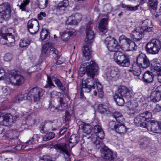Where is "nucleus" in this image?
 I'll return each mask as SVG.
<instances>
[{
    "label": "nucleus",
    "mask_w": 161,
    "mask_h": 161,
    "mask_svg": "<svg viewBox=\"0 0 161 161\" xmlns=\"http://www.w3.org/2000/svg\"><path fill=\"white\" fill-rule=\"evenodd\" d=\"M80 140V138L77 134L72 135L69 139V142L66 143H62L57 144L54 146V148L59 151L61 153L64 155L66 159L69 158L70 154L69 153L67 146L71 149L78 143Z\"/></svg>",
    "instance_id": "f257e3e1"
},
{
    "label": "nucleus",
    "mask_w": 161,
    "mask_h": 161,
    "mask_svg": "<svg viewBox=\"0 0 161 161\" xmlns=\"http://www.w3.org/2000/svg\"><path fill=\"white\" fill-rule=\"evenodd\" d=\"M54 81L57 86L64 93L67 94L68 92V88L65 87L60 80L55 75L52 76L51 77L47 76V84L44 86V88H52L55 87V86L53 83L52 81Z\"/></svg>",
    "instance_id": "f03ea898"
},
{
    "label": "nucleus",
    "mask_w": 161,
    "mask_h": 161,
    "mask_svg": "<svg viewBox=\"0 0 161 161\" xmlns=\"http://www.w3.org/2000/svg\"><path fill=\"white\" fill-rule=\"evenodd\" d=\"M114 59L115 62L120 66L128 67L130 65V59L128 56L119 51L114 53Z\"/></svg>",
    "instance_id": "7ed1b4c3"
},
{
    "label": "nucleus",
    "mask_w": 161,
    "mask_h": 161,
    "mask_svg": "<svg viewBox=\"0 0 161 161\" xmlns=\"http://www.w3.org/2000/svg\"><path fill=\"white\" fill-rule=\"evenodd\" d=\"M10 31L5 27H2L0 30V35L2 38L1 41L3 42V40H5L6 42L3 44L7 45L8 46L14 45L15 41L14 36L11 33H9Z\"/></svg>",
    "instance_id": "20e7f679"
},
{
    "label": "nucleus",
    "mask_w": 161,
    "mask_h": 161,
    "mask_svg": "<svg viewBox=\"0 0 161 161\" xmlns=\"http://www.w3.org/2000/svg\"><path fill=\"white\" fill-rule=\"evenodd\" d=\"M161 48V43L158 39H154L147 43L146 46V51L149 54H157Z\"/></svg>",
    "instance_id": "39448f33"
},
{
    "label": "nucleus",
    "mask_w": 161,
    "mask_h": 161,
    "mask_svg": "<svg viewBox=\"0 0 161 161\" xmlns=\"http://www.w3.org/2000/svg\"><path fill=\"white\" fill-rule=\"evenodd\" d=\"M108 50L111 52H117L122 48L121 45L117 44V41L114 38L111 36L107 37L104 41Z\"/></svg>",
    "instance_id": "423d86ee"
},
{
    "label": "nucleus",
    "mask_w": 161,
    "mask_h": 161,
    "mask_svg": "<svg viewBox=\"0 0 161 161\" xmlns=\"http://www.w3.org/2000/svg\"><path fill=\"white\" fill-rule=\"evenodd\" d=\"M146 128L153 133H161V122L154 119L147 121Z\"/></svg>",
    "instance_id": "0eeeda50"
},
{
    "label": "nucleus",
    "mask_w": 161,
    "mask_h": 161,
    "mask_svg": "<svg viewBox=\"0 0 161 161\" xmlns=\"http://www.w3.org/2000/svg\"><path fill=\"white\" fill-rule=\"evenodd\" d=\"M45 92L44 89L38 87H35L30 91L27 96L31 99H33L34 102H36L40 100Z\"/></svg>",
    "instance_id": "6e6552de"
},
{
    "label": "nucleus",
    "mask_w": 161,
    "mask_h": 161,
    "mask_svg": "<svg viewBox=\"0 0 161 161\" xmlns=\"http://www.w3.org/2000/svg\"><path fill=\"white\" fill-rule=\"evenodd\" d=\"M104 136L103 131L102 130L98 132L97 133L92 134L91 136L88 137V138L90 139L96 148L99 149L100 148V147L103 146V143L100 140L102 139Z\"/></svg>",
    "instance_id": "1a4fd4ad"
},
{
    "label": "nucleus",
    "mask_w": 161,
    "mask_h": 161,
    "mask_svg": "<svg viewBox=\"0 0 161 161\" xmlns=\"http://www.w3.org/2000/svg\"><path fill=\"white\" fill-rule=\"evenodd\" d=\"M11 8L10 4L5 2L0 5V15L6 20H8L11 17Z\"/></svg>",
    "instance_id": "9d476101"
},
{
    "label": "nucleus",
    "mask_w": 161,
    "mask_h": 161,
    "mask_svg": "<svg viewBox=\"0 0 161 161\" xmlns=\"http://www.w3.org/2000/svg\"><path fill=\"white\" fill-rule=\"evenodd\" d=\"M56 122L54 120H47L45 121L44 123L41 124L39 127V130L42 133H45V131L44 128H46L48 131H54L57 130L58 126L56 125Z\"/></svg>",
    "instance_id": "9b49d317"
},
{
    "label": "nucleus",
    "mask_w": 161,
    "mask_h": 161,
    "mask_svg": "<svg viewBox=\"0 0 161 161\" xmlns=\"http://www.w3.org/2000/svg\"><path fill=\"white\" fill-rule=\"evenodd\" d=\"M87 64L86 66V72L89 77H92L94 79V76L97 74L99 69L97 64L94 61H92L89 63L86 62Z\"/></svg>",
    "instance_id": "f8f14e48"
},
{
    "label": "nucleus",
    "mask_w": 161,
    "mask_h": 161,
    "mask_svg": "<svg viewBox=\"0 0 161 161\" xmlns=\"http://www.w3.org/2000/svg\"><path fill=\"white\" fill-rule=\"evenodd\" d=\"M95 82L94 79L92 77L83 79L82 81L81 91L85 92H89L92 89H94V83Z\"/></svg>",
    "instance_id": "ddd939ff"
},
{
    "label": "nucleus",
    "mask_w": 161,
    "mask_h": 161,
    "mask_svg": "<svg viewBox=\"0 0 161 161\" xmlns=\"http://www.w3.org/2000/svg\"><path fill=\"white\" fill-rule=\"evenodd\" d=\"M10 79L11 83L14 85L19 86L22 85L25 81L24 78L19 74L18 71L12 72Z\"/></svg>",
    "instance_id": "4468645a"
},
{
    "label": "nucleus",
    "mask_w": 161,
    "mask_h": 161,
    "mask_svg": "<svg viewBox=\"0 0 161 161\" xmlns=\"http://www.w3.org/2000/svg\"><path fill=\"white\" fill-rule=\"evenodd\" d=\"M93 26V21H89L86 26V38L85 40V43L86 44H91L93 42V39L95 35L94 32L92 30Z\"/></svg>",
    "instance_id": "2eb2a0df"
},
{
    "label": "nucleus",
    "mask_w": 161,
    "mask_h": 161,
    "mask_svg": "<svg viewBox=\"0 0 161 161\" xmlns=\"http://www.w3.org/2000/svg\"><path fill=\"white\" fill-rule=\"evenodd\" d=\"M136 64L139 67L147 68L150 66L151 63L147 56L144 54L141 53L137 58Z\"/></svg>",
    "instance_id": "dca6fc26"
},
{
    "label": "nucleus",
    "mask_w": 161,
    "mask_h": 161,
    "mask_svg": "<svg viewBox=\"0 0 161 161\" xmlns=\"http://www.w3.org/2000/svg\"><path fill=\"white\" fill-rule=\"evenodd\" d=\"M13 122V117L10 114L0 113V125L9 126Z\"/></svg>",
    "instance_id": "f3484780"
},
{
    "label": "nucleus",
    "mask_w": 161,
    "mask_h": 161,
    "mask_svg": "<svg viewBox=\"0 0 161 161\" xmlns=\"http://www.w3.org/2000/svg\"><path fill=\"white\" fill-rule=\"evenodd\" d=\"M82 16L79 13H74L69 16L66 22L67 24L69 25H77L80 21Z\"/></svg>",
    "instance_id": "a211bd4d"
},
{
    "label": "nucleus",
    "mask_w": 161,
    "mask_h": 161,
    "mask_svg": "<svg viewBox=\"0 0 161 161\" xmlns=\"http://www.w3.org/2000/svg\"><path fill=\"white\" fill-rule=\"evenodd\" d=\"M100 151L102 153V156L104 159L109 161L114 160V158L113 156L112 152L107 147L102 146L100 147Z\"/></svg>",
    "instance_id": "6ab92c4d"
},
{
    "label": "nucleus",
    "mask_w": 161,
    "mask_h": 161,
    "mask_svg": "<svg viewBox=\"0 0 161 161\" xmlns=\"http://www.w3.org/2000/svg\"><path fill=\"white\" fill-rule=\"evenodd\" d=\"M119 71L117 68L111 67L107 69L105 75L107 79L111 80L113 78L118 77L119 75Z\"/></svg>",
    "instance_id": "aec40b11"
},
{
    "label": "nucleus",
    "mask_w": 161,
    "mask_h": 161,
    "mask_svg": "<svg viewBox=\"0 0 161 161\" xmlns=\"http://www.w3.org/2000/svg\"><path fill=\"white\" fill-rule=\"evenodd\" d=\"M126 42L121 45L122 50L125 51H133L137 49V46L135 43L130 39H127Z\"/></svg>",
    "instance_id": "412c9836"
},
{
    "label": "nucleus",
    "mask_w": 161,
    "mask_h": 161,
    "mask_svg": "<svg viewBox=\"0 0 161 161\" xmlns=\"http://www.w3.org/2000/svg\"><path fill=\"white\" fill-rule=\"evenodd\" d=\"M131 92V90L124 86H120L118 89L117 92L120 96L126 98L127 99L130 98Z\"/></svg>",
    "instance_id": "4be33fe9"
},
{
    "label": "nucleus",
    "mask_w": 161,
    "mask_h": 161,
    "mask_svg": "<svg viewBox=\"0 0 161 161\" xmlns=\"http://www.w3.org/2000/svg\"><path fill=\"white\" fill-rule=\"evenodd\" d=\"M141 28L139 30H135L132 31L130 34V37L134 41H138L142 40L144 36Z\"/></svg>",
    "instance_id": "5701e85b"
},
{
    "label": "nucleus",
    "mask_w": 161,
    "mask_h": 161,
    "mask_svg": "<svg viewBox=\"0 0 161 161\" xmlns=\"http://www.w3.org/2000/svg\"><path fill=\"white\" fill-rule=\"evenodd\" d=\"M146 121L145 118L142 117L141 114L137 116L134 119L135 124L137 126L146 128L147 125V121Z\"/></svg>",
    "instance_id": "b1692460"
},
{
    "label": "nucleus",
    "mask_w": 161,
    "mask_h": 161,
    "mask_svg": "<svg viewBox=\"0 0 161 161\" xmlns=\"http://www.w3.org/2000/svg\"><path fill=\"white\" fill-rule=\"evenodd\" d=\"M154 75L152 72L149 71H147L144 74L142 77L143 81L147 83H150L153 81Z\"/></svg>",
    "instance_id": "393cba45"
},
{
    "label": "nucleus",
    "mask_w": 161,
    "mask_h": 161,
    "mask_svg": "<svg viewBox=\"0 0 161 161\" xmlns=\"http://www.w3.org/2000/svg\"><path fill=\"white\" fill-rule=\"evenodd\" d=\"M79 128L82 129L84 132L87 134H90L92 129V126L89 124H86L82 121H79L78 123Z\"/></svg>",
    "instance_id": "a878e982"
},
{
    "label": "nucleus",
    "mask_w": 161,
    "mask_h": 161,
    "mask_svg": "<svg viewBox=\"0 0 161 161\" xmlns=\"http://www.w3.org/2000/svg\"><path fill=\"white\" fill-rule=\"evenodd\" d=\"M90 44H86V43H85L82 50L84 57L87 60H89L91 58V50Z\"/></svg>",
    "instance_id": "bb28decb"
},
{
    "label": "nucleus",
    "mask_w": 161,
    "mask_h": 161,
    "mask_svg": "<svg viewBox=\"0 0 161 161\" xmlns=\"http://www.w3.org/2000/svg\"><path fill=\"white\" fill-rule=\"evenodd\" d=\"M18 132L15 130H8L6 132V136L9 138L10 139H12L13 140L17 142L19 141L18 137Z\"/></svg>",
    "instance_id": "cd10ccee"
},
{
    "label": "nucleus",
    "mask_w": 161,
    "mask_h": 161,
    "mask_svg": "<svg viewBox=\"0 0 161 161\" xmlns=\"http://www.w3.org/2000/svg\"><path fill=\"white\" fill-rule=\"evenodd\" d=\"M122 122L117 123V126L115 129V131L120 135L126 133L127 128Z\"/></svg>",
    "instance_id": "c85d7f7f"
},
{
    "label": "nucleus",
    "mask_w": 161,
    "mask_h": 161,
    "mask_svg": "<svg viewBox=\"0 0 161 161\" xmlns=\"http://www.w3.org/2000/svg\"><path fill=\"white\" fill-rule=\"evenodd\" d=\"M151 101L154 103H156L161 100V94L157 92L153 91L150 96Z\"/></svg>",
    "instance_id": "c756f323"
},
{
    "label": "nucleus",
    "mask_w": 161,
    "mask_h": 161,
    "mask_svg": "<svg viewBox=\"0 0 161 161\" xmlns=\"http://www.w3.org/2000/svg\"><path fill=\"white\" fill-rule=\"evenodd\" d=\"M108 19L107 18H103L101 20L99 25V29L102 32H105L107 31L108 25Z\"/></svg>",
    "instance_id": "7c9ffc66"
},
{
    "label": "nucleus",
    "mask_w": 161,
    "mask_h": 161,
    "mask_svg": "<svg viewBox=\"0 0 161 161\" xmlns=\"http://www.w3.org/2000/svg\"><path fill=\"white\" fill-rule=\"evenodd\" d=\"M51 46V43H47L42 46L41 57L44 58L48 55V48Z\"/></svg>",
    "instance_id": "2f4dec72"
},
{
    "label": "nucleus",
    "mask_w": 161,
    "mask_h": 161,
    "mask_svg": "<svg viewBox=\"0 0 161 161\" xmlns=\"http://www.w3.org/2000/svg\"><path fill=\"white\" fill-rule=\"evenodd\" d=\"M114 98L116 104L119 106H122L124 104V99L123 97L120 96L119 94L116 93L114 96Z\"/></svg>",
    "instance_id": "473e14b6"
},
{
    "label": "nucleus",
    "mask_w": 161,
    "mask_h": 161,
    "mask_svg": "<svg viewBox=\"0 0 161 161\" xmlns=\"http://www.w3.org/2000/svg\"><path fill=\"white\" fill-rule=\"evenodd\" d=\"M52 98H54V100H56L58 102L61 101L64 97V95L60 92L53 91L51 94Z\"/></svg>",
    "instance_id": "72a5a7b5"
},
{
    "label": "nucleus",
    "mask_w": 161,
    "mask_h": 161,
    "mask_svg": "<svg viewBox=\"0 0 161 161\" xmlns=\"http://www.w3.org/2000/svg\"><path fill=\"white\" fill-rule=\"evenodd\" d=\"M112 116L116 119L117 123L123 122L125 121L123 116L119 112H115L112 114Z\"/></svg>",
    "instance_id": "f704fd0d"
},
{
    "label": "nucleus",
    "mask_w": 161,
    "mask_h": 161,
    "mask_svg": "<svg viewBox=\"0 0 161 161\" xmlns=\"http://www.w3.org/2000/svg\"><path fill=\"white\" fill-rule=\"evenodd\" d=\"M41 39L44 42L47 41L49 38V33L47 30H42L40 34Z\"/></svg>",
    "instance_id": "c9c22d12"
},
{
    "label": "nucleus",
    "mask_w": 161,
    "mask_h": 161,
    "mask_svg": "<svg viewBox=\"0 0 161 161\" xmlns=\"http://www.w3.org/2000/svg\"><path fill=\"white\" fill-rule=\"evenodd\" d=\"M97 108L98 111L101 113H106L108 114L110 113L106 105L102 104H100L98 106Z\"/></svg>",
    "instance_id": "e433bc0d"
},
{
    "label": "nucleus",
    "mask_w": 161,
    "mask_h": 161,
    "mask_svg": "<svg viewBox=\"0 0 161 161\" xmlns=\"http://www.w3.org/2000/svg\"><path fill=\"white\" fill-rule=\"evenodd\" d=\"M74 33L71 31H65L63 32L61 35V38L64 42L68 41L70 36L73 35Z\"/></svg>",
    "instance_id": "4c0bfd02"
},
{
    "label": "nucleus",
    "mask_w": 161,
    "mask_h": 161,
    "mask_svg": "<svg viewBox=\"0 0 161 161\" xmlns=\"http://www.w3.org/2000/svg\"><path fill=\"white\" fill-rule=\"evenodd\" d=\"M122 8H124L125 10L129 11H135L138 9V7H139V5H137L135 7H133L131 5H126L124 3H122L121 5Z\"/></svg>",
    "instance_id": "58836bf2"
},
{
    "label": "nucleus",
    "mask_w": 161,
    "mask_h": 161,
    "mask_svg": "<svg viewBox=\"0 0 161 161\" xmlns=\"http://www.w3.org/2000/svg\"><path fill=\"white\" fill-rule=\"evenodd\" d=\"M31 41L29 37L25 38L20 40L19 42L20 46L21 47H25L28 46Z\"/></svg>",
    "instance_id": "ea45409f"
},
{
    "label": "nucleus",
    "mask_w": 161,
    "mask_h": 161,
    "mask_svg": "<svg viewBox=\"0 0 161 161\" xmlns=\"http://www.w3.org/2000/svg\"><path fill=\"white\" fill-rule=\"evenodd\" d=\"M138 64H133L132 67V69H133L134 75L136 76H139L141 73V70Z\"/></svg>",
    "instance_id": "a19ab883"
},
{
    "label": "nucleus",
    "mask_w": 161,
    "mask_h": 161,
    "mask_svg": "<svg viewBox=\"0 0 161 161\" xmlns=\"http://www.w3.org/2000/svg\"><path fill=\"white\" fill-rule=\"evenodd\" d=\"M49 3V0H38V6L39 8L44 9L46 8Z\"/></svg>",
    "instance_id": "79ce46f5"
},
{
    "label": "nucleus",
    "mask_w": 161,
    "mask_h": 161,
    "mask_svg": "<svg viewBox=\"0 0 161 161\" xmlns=\"http://www.w3.org/2000/svg\"><path fill=\"white\" fill-rule=\"evenodd\" d=\"M69 4L68 0H64L58 4V8L60 10H64L68 5Z\"/></svg>",
    "instance_id": "37998d69"
},
{
    "label": "nucleus",
    "mask_w": 161,
    "mask_h": 161,
    "mask_svg": "<svg viewBox=\"0 0 161 161\" xmlns=\"http://www.w3.org/2000/svg\"><path fill=\"white\" fill-rule=\"evenodd\" d=\"M158 0H148V4L153 10H156L158 6Z\"/></svg>",
    "instance_id": "c03bdc74"
},
{
    "label": "nucleus",
    "mask_w": 161,
    "mask_h": 161,
    "mask_svg": "<svg viewBox=\"0 0 161 161\" xmlns=\"http://www.w3.org/2000/svg\"><path fill=\"white\" fill-rule=\"evenodd\" d=\"M87 64L85 62L81 64L80 67L79 69V74L80 76H82L86 72V68Z\"/></svg>",
    "instance_id": "a18cd8bd"
},
{
    "label": "nucleus",
    "mask_w": 161,
    "mask_h": 161,
    "mask_svg": "<svg viewBox=\"0 0 161 161\" xmlns=\"http://www.w3.org/2000/svg\"><path fill=\"white\" fill-rule=\"evenodd\" d=\"M38 22V20L36 19H32L29 20L27 23L28 30L29 29H32L33 26L36 27Z\"/></svg>",
    "instance_id": "49530a36"
},
{
    "label": "nucleus",
    "mask_w": 161,
    "mask_h": 161,
    "mask_svg": "<svg viewBox=\"0 0 161 161\" xmlns=\"http://www.w3.org/2000/svg\"><path fill=\"white\" fill-rule=\"evenodd\" d=\"M140 142L141 147L145 148L148 146L149 141L146 137H144L141 140Z\"/></svg>",
    "instance_id": "de8ad7c7"
},
{
    "label": "nucleus",
    "mask_w": 161,
    "mask_h": 161,
    "mask_svg": "<svg viewBox=\"0 0 161 161\" xmlns=\"http://www.w3.org/2000/svg\"><path fill=\"white\" fill-rule=\"evenodd\" d=\"M26 96V94H22L20 93H18L15 97V102L18 103L20 101H23L25 99Z\"/></svg>",
    "instance_id": "09e8293b"
},
{
    "label": "nucleus",
    "mask_w": 161,
    "mask_h": 161,
    "mask_svg": "<svg viewBox=\"0 0 161 161\" xmlns=\"http://www.w3.org/2000/svg\"><path fill=\"white\" fill-rule=\"evenodd\" d=\"M61 100L58 101L59 103V105L58 107V108L59 110L63 111L66 108L67 104L64 101L63 98Z\"/></svg>",
    "instance_id": "8fccbe9b"
},
{
    "label": "nucleus",
    "mask_w": 161,
    "mask_h": 161,
    "mask_svg": "<svg viewBox=\"0 0 161 161\" xmlns=\"http://www.w3.org/2000/svg\"><path fill=\"white\" fill-rule=\"evenodd\" d=\"M55 136V134L53 132H50L47 134L43 137V140L44 141H47L53 139Z\"/></svg>",
    "instance_id": "3c124183"
},
{
    "label": "nucleus",
    "mask_w": 161,
    "mask_h": 161,
    "mask_svg": "<svg viewBox=\"0 0 161 161\" xmlns=\"http://www.w3.org/2000/svg\"><path fill=\"white\" fill-rule=\"evenodd\" d=\"M29 0H24L23 2L19 5V8L21 11H26V6L30 3Z\"/></svg>",
    "instance_id": "603ef678"
},
{
    "label": "nucleus",
    "mask_w": 161,
    "mask_h": 161,
    "mask_svg": "<svg viewBox=\"0 0 161 161\" xmlns=\"http://www.w3.org/2000/svg\"><path fill=\"white\" fill-rule=\"evenodd\" d=\"M40 138L39 135L38 134H35L34 135L31 139H29L25 143L26 144H31L33 141H38V139Z\"/></svg>",
    "instance_id": "864d4df0"
},
{
    "label": "nucleus",
    "mask_w": 161,
    "mask_h": 161,
    "mask_svg": "<svg viewBox=\"0 0 161 161\" xmlns=\"http://www.w3.org/2000/svg\"><path fill=\"white\" fill-rule=\"evenodd\" d=\"M142 115L145 119L146 121L148 119H151L152 118V113L148 111H146L143 113L141 114Z\"/></svg>",
    "instance_id": "5fc2aeb1"
},
{
    "label": "nucleus",
    "mask_w": 161,
    "mask_h": 161,
    "mask_svg": "<svg viewBox=\"0 0 161 161\" xmlns=\"http://www.w3.org/2000/svg\"><path fill=\"white\" fill-rule=\"evenodd\" d=\"M39 30V22H38L37 23V25H36V27L35 26V25L33 26L32 29H29L28 30L30 33L32 34H35Z\"/></svg>",
    "instance_id": "6e6d98bb"
},
{
    "label": "nucleus",
    "mask_w": 161,
    "mask_h": 161,
    "mask_svg": "<svg viewBox=\"0 0 161 161\" xmlns=\"http://www.w3.org/2000/svg\"><path fill=\"white\" fill-rule=\"evenodd\" d=\"M71 119V115L70 114L68 111H66L64 118L65 124L67 125L68 124L69 121Z\"/></svg>",
    "instance_id": "4d7b16f0"
},
{
    "label": "nucleus",
    "mask_w": 161,
    "mask_h": 161,
    "mask_svg": "<svg viewBox=\"0 0 161 161\" xmlns=\"http://www.w3.org/2000/svg\"><path fill=\"white\" fill-rule=\"evenodd\" d=\"M137 106L136 105L135 108L134 107L130 108L129 109L127 110V113L129 114H137V111L136 110V107H137Z\"/></svg>",
    "instance_id": "13d9d810"
},
{
    "label": "nucleus",
    "mask_w": 161,
    "mask_h": 161,
    "mask_svg": "<svg viewBox=\"0 0 161 161\" xmlns=\"http://www.w3.org/2000/svg\"><path fill=\"white\" fill-rule=\"evenodd\" d=\"M141 28L143 33L144 32H150L153 30V27L151 26H148L147 27H142Z\"/></svg>",
    "instance_id": "bf43d9fd"
},
{
    "label": "nucleus",
    "mask_w": 161,
    "mask_h": 161,
    "mask_svg": "<svg viewBox=\"0 0 161 161\" xmlns=\"http://www.w3.org/2000/svg\"><path fill=\"white\" fill-rule=\"evenodd\" d=\"M116 126L117 123H116L114 121H111L109 122L108 126L112 130H115Z\"/></svg>",
    "instance_id": "052dcab7"
},
{
    "label": "nucleus",
    "mask_w": 161,
    "mask_h": 161,
    "mask_svg": "<svg viewBox=\"0 0 161 161\" xmlns=\"http://www.w3.org/2000/svg\"><path fill=\"white\" fill-rule=\"evenodd\" d=\"M129 38H126L124 36L122 35L120 36L119 37V43L121 44L122 43L124 42V43L126 42L127 39Z\"/></svg>",
    "instance_id": "680f3d73"
},
{
    "label": "nucleus",
    "mask_w": 161,
    "mask_h": 161,
    "mask_svg": "<svg viewBox=\"0 0 161 161\" xmlns=\"http://www.w3.org/2000/svg\"><path fill=\"white\" fill-rule=\"evenodd\" d=\"M40 159L43 161H54L52 160L50 156L47 155H44L41 157Z\"/></svg>",
    "instance_id": "e2e57ef3"
},
{
    "label": "nucleus",
    "mask_w": 161,
    "mask_h": 161,
    "mask_svg": "<svg viewBox=\"0 0 161 161\" xmlns=\"http://www.w3.org/2000/svg\"><path fill=\"white\" fill-rule=\"evenodd\" d=\"M55 58H57V60L56 62V64L57 65H59L62 64L65 61L64 59L62 58L60 56L58 57V55L56 57H55Z\"/></svg>",
    "instance_id": "0e129e2a"
},
{
    "label": "nucleus",
    "mask_w": 161,
    "mask_h": 161,
    "mask_svg": "<svg viewBox=\"0 0 161 161\" xmlns=\"http://www.w3.org/2000/svg\"><path fill=\"white\" fill-rule=\"evenodd\" d=\"M12 58V55L9 53H8L6 54L4 56V59L5 61H8L11 60Z\"/></svg>",
    "instance_id": "69168bd1"
},
{
    "label": "nucleus",
    "mask_w": 161,
    "mask_h": 161,
    "mask_svg": "<svg viewBox=\"0 0 161 161\" xmlns=\"http://www.w3.org/2000/svg\"><path fill=\"white\" fill-rule=\"evenodd\" d=\"M103 130L101 127L98 125H96L94 127L93 131L94 134L97 133L98 132H99L100 130Z\"/></svg>",
    "instance_id": "338daca9"
},
{
    "label": "nucleus",
    "mask_w": 161,
    "mask_h": 161,
    "mask_svg": "<svg viewBox=\"0 0 161 161\" xmlns=\"http://www.w3.org/2000/svg\"><path fill=\"white\" fill-rule=\"evenodd\" d=\"M143 25L142 27H147L148 26H151V21L149 20H145L143 23Z\"/></svg>",
    "instance_id": "774afa93"
}]
</instances>
